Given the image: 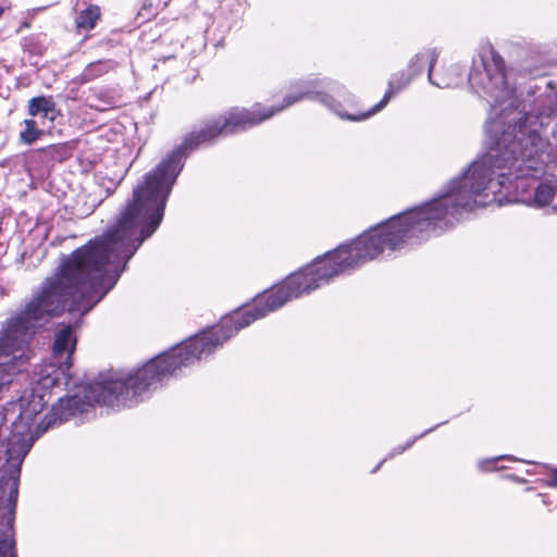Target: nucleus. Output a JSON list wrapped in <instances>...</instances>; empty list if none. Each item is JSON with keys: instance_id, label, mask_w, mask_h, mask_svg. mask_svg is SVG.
<instances>
[{"instance_id": "f257e3e1", "label": "nucleus", "mask_w": 557, "mask_h": 557, "mask_svg": "<svg viewBox=\"0 0 557 557\" xmlns=\"http://www.w3.org/2000/svg\"><path fill=\"white\" fill-rule=\"evenodd\" d=\"M484 129L485 152L433 199L391 216L289 274L284 280V305L360 268L385 248L399 250L453 228L486 189L495 194L519 188V180L540 177L543 156L549 146L557 147V91L534 96L522 109L509 102L488 116Z\"/></svg>"}, {"instance_id": "f03ea898", "label": "nucleus", "mask_w": 557, "mask_h": 557, "mask_svg": "<svg viewBox=\"0 0 557 557\" xmlns=\"http://www.w3.org/2000/svg\"><path fill=\"white\" fill-rule=\"evenodd\" d=\"M188 156L182 143L175 146L143 176L114 224L70 255H61L53 275L42 282L40 292L23 311L7 320L0 337V375L20 371L17 363H23V350L36 333L37 322L67 310L75 318L74 323L62 324L52 346L59 367L42 376L39 384L45 389L58 387L62 381L70 385L76 347L74 329L114 288L129 260L159 228Z\"/></svg>"}, {"instance_id": "7ed1b4c3", "label": "nucleus", "mask_w": 557, "mask_h": 557, "mask_svg": "<svg viewBox=\"0 0 557 557\" xmlns=\"http://www.w3.org/2000/svg\"><path fill=\"white\" fill-rule=\"evenodd\" d=\"M421 60L426 63L429 55L423 52L417 53L411 59L408 70L395 74L389 79L388 89L383 98L368 110L360 109L358 98L341 83L326 77L310 78L298 82L295 90L287 94L278 107L263 108L257 103L251 109L233 108L225 114L205 122L199 131H193L183 138V146L190 153L200 146L212 145L220 136L247 131L302 99L321 103L342 120L364 121L380 112L395 94L406 88L414 76L422 73V67L416 69V63Z\"/></svg>"}, {"instance_id": "20e7f679", "label": "nucleus", "mask_w": 557, "mask_h": 557, "mask_svg": "<svg viewBox=\"0 0 557 557\" xmlns=\"http://www.w3.org/2000/svg\"><path fill=\"white\" fill-rule=\"evenodd\" d=\"M468 84L474 94L486 99L492 109L506 100L513 101L516 106V100L511 99L513 88L507 81L505 61L494 49L473 59Z\"/></svg>"}, {"instance_id": "39448f33", "label": "nucleus", "mask_w": 557, "mask_h": 557, "mask_svg": "<svg viewBox=\"0 0 557 557\" xmlns=\"http://www.w3.org/2000/svg\"><path fill=\"white\" fill-rule=\"evenodd\" d=\"M76 147L77 144L75 140L48 145L33 150L27 157V163L29 165H36L41 172H50L57 163H62L71 159Z\"/></svg>"}, {"instance_id": "423d86ee", "label": "nucleus", "mask_w": 557, "mask_h": 557, "mask_svg": "<svg viewBox=\"0 0 557 557\" xmlns=\"http://www.w3.org/2000/svg\"><path fill=\"white\" fill-rule=\"evenodd\" d=\"M46 405L44 395L33 389L28 398L22 397L18 403L11 404V409L5 408V413L0 417V420L7 421L9 412L14 413L17 410L18 413L12 422L18 423L22 430L29 431L36 416L45 409Z\"/></svg>"}, {"instance_id": "0eeeda50", "label": "nucleus", "mask_w": 557, "mask_h": 557, "mask_svg": "<svg viewBox=\"0 0 557 557\" xmlns=\"http://www.w3.org/2000/svg\"><path fill=\"white\" fill-rule=\"evenodd\" d=\"M424 53L429 55L428 78L432 85L438 88H456L462 84L466 71L460 64H450L441 72H434L433 67L438 57L436 50H428Z\"/></svg>"}, {"instance_id": "6e6552de", "label": "nucleus", "mask_w": 557, "mask_h": 557, "mask_svg": "<svg viewBox=\"0 0 557 557\" xmlns=\"http://www.w3.org/2000/svg\"><path fill=\"white\" fill-rule=\"evenodd\" d=\"M27 114L37 120L42 127L50 128L51 124L61 116V110L52 96L39 95L28 100Z\"/></svg>"}, {"instance_id": "1a4fd4ad", "label": "nucleus", "mask_w": 557, "mask_h": 557, "mask_svg": "<svg viewBox=\"0 0 557 557\" xmlns=\"http://www.w3.org/2000/svg\"><path fill=\"white\" fill-rule=\"evenodd\" d=\"M21 46L23 51L28 54L29 63L37 65L38 59L47 51V35L32 34L26 36L22 39Z\"/></svg>"}, {"instance_id": "9d476101", "label": "nucleus", "mask_w": 557, "mask_h": 557, "mask_svg": "<svg viewBox=\"0 0 557 557\" xmlns=\"http://www.w3.org/2000/svg\"><path fill=\"white\" fill-rule=\"evenodd\" d=\"M92 97L98 103L92 107L99 111H107L112 108H117L122 104V94L119 88L114 87H100L94 90Z\"/></svg>"}, {"instance_id": "9b49d317", "label": "nucleus", "mask_w": 557, "mask_h": 557, "mask_svg": "<svg viewBox=\"0 0 557 557\" xmlns=\"http://www.w3.org/2000/svg\"><path fill=\"white\" fill-rule=\"evenodd\" d=\"M114 65L115 62L110 59L90 62L85 66L83 72L73 79V82L77 84L89 83L108 73L110 70L114 67Z\"/></svg>"}, {"instance_id": "f8f14e48", "label": "nucleus", "mask_w": 557, "mask_h": 557, "mask_svg": "<svg viewBox=\"0 0 557 557\" xmlns=\"http://www.w3.org/2000/svg\"><path fill=\"white\" fill-rule=\"evenodd\" d=\"M555 187L545 182H541L534 188L533 196L522 200L527 206L541 209L548 206L555 198Z\"/></svg>"}, {"instance_id": "ddd939ff", "label": "nucleus", "mask_w": 557, "mask_h": 557, "mask_svg": "<svg viewBox=\"0 0 557 557\" xmlns=\"http://www.w3.org/2000/svg\"><path fill=\"white\" fill-rule=\"evenodd\" d=\"M24 129L20 132V141L32 145L46 134V128L35 119H26L23 122Z\"/></svg>"}, {"instance_id": "4468645a", "label": "nucleus", "mask_w": 557, "mask_h": 557, "mask_svg": "<svg viewBox=\"0 0 557 557\" xmlns=\"http://www.w3.org/2000/svg\"><path fill=\"white\" fill-rule=\"evenodd\" d=\"M100 8L95 4H89L86 9L82 10L75 18V24L78 29L89 30L96 26L97 21L100 18Z\"/></svg>"}, {"instance_id": "2eb2a0df", "label": "nucleus", "mask_w": 557, "mask_h": 557, "mask_svg": "<svg viewBox=\"0 0 557 557\" xmlns=\"http://www.w3.org/2000/svg\"><path fill=\"white\" fill-rule=\"evenodd\" d=\"M169 0H144L141 9L138 12V17L144 21L150 20L151 16L158 14L160 10H163L168 5Z\"/></svg>"}, {"instance_id": "dca6fc26", "label": "nucleus", "mask_w": 557, "mask_h": 557, "mask_svg": "<svg viewBox=\"0 0 557 557\" xmlns=\"http://www.w3.org/2000/svg\"><path fill=\"white\" fill-rule=\"evenodd\" d=\"M499 460H516V459L511 455H502L498 457L488 458V459L480 461L479 468L482 472L500 471V470H503L504 467H502V468L496 467V463Z\"/></svg>"}, {"instance_id": "f3484780", "label": "nucleus", "mask_w": 557, "mask_h": 557, "mask_svg": "<svg viewBox=\"0 0 557 557\" xmlns=\"http://www.w3.org/2000/svg\"><path fill=\"white\" fill-rule=\"evenodd\" d=\"M448 421H443L441 423H437L435 424L434 426L425 430L424 432H422L421 434L417 435V436H413L412 438L408 440L404 445L403 447H406V450L409 449L414 443L416 441H418L419 438H422L423 436H425L426 434L433 432L434 430H436L438 426L441 425H444L446 424Z\"/></svg>"}, {"instance_id": "a211bd4d", "label": "nucleus", "mask_w": 557, "mask_h": 557, "mask_svg": "<svg viewBox=\"0 0 557 557\" xmlns=\"http://www.w3.org/2000/svg\"><path fill=\"white\" fill-rule=\"evenodd\" d=\"M121 181H122V177L119 180L102 177L100 185L103 186L106 191L108 193V195H110L111 193H113L116 189V187L119 186Z\"/></svg>"}, {"instance_id": "6ab92c4d", "label": "nucleus", "mask_w": 557, "mask_h": 557, "mask_svg": "<svg viewBox=\"0 0 557 557\" xmlns=\"http://www.w3.org/2000/svg\"><path fill=\"white\" fill-rule=\"evenodd\" d=\"M544 467L550 469L546 484L550 487H557V468H552L548 465H544Z\"/></svg>"}, {"instance_id": "aec40b11", "label": "nucleus", "mask_w": 557, "mask_h": 557, "mask_svg": "<svg viewBox=\"0 0 557 557\" xmlns=\"http://www.w3.org/2000/svg\"><path fill=\"white\" fill-rule=\"evenodd\" d=\"M404 451H406V447H403V445H398L391 453L387 454L386 458L387 459L393 458L394 456L400 455Z\"/></svg>"}, {"instance_id": "412c9836", "label": "nucleus", "mask_w": 557, "mask_h": 557, "mask_svg": "<svg viewBox=\"0 0 557 557\" xmlns=\"http://www.w3.org/2000/svg\"><path fill=\"white\" fill-rule=\"evenodd\" d=\"M537 497L541 499V502L548 506L550 504L549 497L546 494H539Z\"/></svg>"}, {"instance_id": "4be33fe9", "label": "nucleus", "mask_w": 557, "mask_h": 557, "mask_svg": "<svg viewBox=\"0 0 557 557\" xmlns=\"http://www.w3.org/2000/svg\"><path fill=\"white\" fill-rule=\"evenodd\" d=\"M386 460V457L383 458L376 466H374V468L371 470V473H375Z\"/></svg>"}, {"instance_id": "5701e85b", "label": "nucleus", "mask_w": 557, "mask_h": 557, "mask_svg": "<svg viewBox=\"0 0 557 557\" xmlns=\"http://www.w3.org/2000/svg\"><path fill=\"white\" fill-rule=\"evenodd\" d=\"M7 143V135L4 132L0 131V147H2Z\"/></svg>"}, {"instance_id": "b1692460", "label": "nucleus", "mask_w": 557, "mask_h": 557, "mask_svg": "<svg viewBox=\"0 0 557 557\" xmlns=\"http://www.w3.org/2000/svg\"><path fill=\"white\" fill-rule=\"evenodd\" d=\"M505 478H506V479H511V480H513V481H516V482H520V481H521V480H520L517 475H515V474H509V473H508V474H505Z\"/></svg>"}, {"instance_id": "393cba45", "label": "nucleus", "mask_w": 557, "mask_h": 557, "mask_svg": "<svg viewBox=\"0 0 557 557\" xmlns=\"http://www.w3.org/2000/svg\"><path fill=\"white\" fill-rule=\"evenodd\" d=\"M426 63L423 62V60L416 63V69L422 67V71L424 70Z\"/></svg>"}, {"instance_id": "a878e982", "label": "nucleus", "mask_w": 557, "mask_h": 557, "mask_svg": "<svg viewBox=\"0 0 557 557\" xmlns=\"http://www.w3.org/2000/svg\"><path fill=\"white\" fill-rule=\"evenodd\" d=\"M3 11H4V8L2 5H0V16L2 15Z\"/></svg>"}, {"instance_id": "bb28decb", "label": "nucleus", "mask_w": 557, "mask_h": 557, "mask_svg": "<svg viewBox=\"0 0 557 557\" xmlns=\"http://www.w3.org/2000/svg\"><path fill=\"white\" fill-rule=\"evenodd\" d=\"M554 211H557V206L553 208Z\"/></svg>"}, {"instance_id": "cd10ccee", "label": "nucleus", "mask_w": 557, "mask_h": 557, "mask_svg": "<svg viewBox=\"0 0 557 557\" xmlns=\"http://www.w3.org/2000/svg\"><path fill=\"white\" fill-rule=\"evenodd\" d=\"M154 2H158V0H154Z\"/></svg>"}]
</instances>
